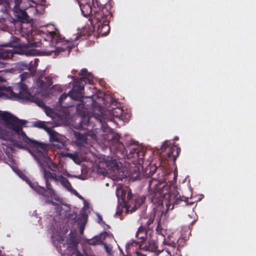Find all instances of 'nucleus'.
<instances>
[{
  "mask_svg": "<svg viewBox=\"0 0 256 256\" xmlns=\"http://www.w3.org/2000/svg\"><path fill=\"white\" fill-rule=\"evenodd\" d=\"M22 120L7 112L0 111V136L8 139L16 147L28 149L41 167L46 170L52 162L48 154V146L44 143L32 140L22 132Z\"/></svg>",
  "mask_w": 256,
  "mask_h": 256,
  "instance_id": "obj_1",
  "label": "nucleus"
},
{
  "mask_svg": "<svg viewBox=\"0 0 256 256\" xmlns=\"http://www.w3.org/2000/svg\"><path fill=\"white\" fill-rule=\"evenodd\" d=\"M16 172L22 179L26 180L32 189L37 192L39 194H42L46 198V202L54 204L52 202L53 199L56 201L60 200L59 196L52 188V186L48 182L49 180H52L56 182H60L68 190L74 194L80 199H83L82 197L72 188L68 180L62 176H58L56 174L52 173L47 171L46 170H44L42 174L46 181V188H45L44 187L38 186L36 182H32L26 175L20 170H17Z\"/></svg>",
  "mask_w": 256,
  "mask_h": 256,
  "instance_id": "obj_2",
  "label": "nucleus"
},
{
  "mask_svg": "<svg viewBox=\"0 0 256 256\" xmlns=\"http://www.w3.org/2000/svg\"><path fill=\"white\" fill-rule=\"evenodd\" d=\"M148 194L154 204L158 205L164 204L167 210H172L174 204L180 200L176 192H170V187L156 179L152 178L149 182Z\"/></svg>",
  "mask_w": 256,
  "mask_h": 256,
  "instance_id": "obj_3",
  "label": "nucleus"
},
{
  "mask_svg": "<svg viewBox=\"0 0 256 256\" xmlns=\"http://www.w3.org/2000/svg\"><path fill=\"white\" fill-rule=\"evenodd\" d=\"M35 44L33 43L22 45L18 39L14 38L8 44L0 46V58L6 60L10 58L14 54H24L28 56L36 54V51L33 48Z\"/></svg>",
  "mask_w": 256,
  "mask_h": 256,
  "instance_id": "obj_4",
  "label": "nucleus"
},
{
  "mask_svg": "<svg viewBox=\"0 0 256 256\" xmlns=\"http://www.w3.org/2000/svg\"><path fill=\"white\" fill-rule=\"evenodd\" d=\"M116 194L118 198H121L122 200L126 213H132L136 211L144 201L142 198H136L134 200L130 190L126 186L118 188Z\"/></svg>",
  "mask_w": 256,
  "mask_h": 256,
  "instance_id": "obj_5",
  "label": "nucleus"
},
{
  "mask_svg": "<svg viewBox=\"0 0 256 256\" xmlns=\"http://www.w3.org/2000/svg\"><path fill=\"white\" fill-rule=\"evenodd\" d=\"M47 39L50 40L51 44H50V48L44 52L46 55L54 56L66 50H68L69 53L72 48L68 42L62 40L58 32H49Z\"/></svg>",
  "mask_w": 256,
  "mask_h": 256,
  "instance_id": "obj_6",
  "label": "nucleus"
},
{
  "mask_svg": "<svg viewBox=\"0 0 256 256\" xmlns=\"http://www.w3.org/2000/svg\"><path fill=\"white\" fill-rule=\"evenodd\" d=\"M80 75L82 76L80 81L74 82L73 88L70 92V96L73 100H78L83 96L84 86L80 84L81 82H88L90 84L94 82V77L90 73L87 72L86 70H82Z\"/></svg>",
  "mask_w": 256,
  "mask_h": 256,
  "instance_id": "obj_7",
  "label": "nucleus"
},
{
  "mask_svg": "<svg viewBox=\"0 0 256 256\" xmlns=\"http://www.w3.org/2000/svg\"><path fill=\"white\" fill-rule=\"evenodd\" d=\"M106 114H102V116L99 118V121L102 124V130L106 133L110 134L112 132V130L106 124H105L106 120V122L112 120L111 115L114 117L120 118L122 116L123 110L121 108H116L112 110L111 112H106Z\"/></svg>",
  "mask_w": 256,
  "mask_h": 256,
  "instance_id": "obj_8",
  "label": "nucleus"
},
{
  "mask_svg": "<svg viewBox=\"0 0 256 256\" xmlns=\"http://www.w3.org/2000/svg\"><path fill=\"white\" fill-rule=\"evenodd\" d=\"M48 134L50 141L54 146L59 149L64 148L66 141V138L64 136L59 134L52 130L49 131Z\"/></svg>",
  "mask_w": 256,
  "mask_h": 256,
  "instance_id": "obj_9",
  "label": "nucleus"
},
{
  "mask_svg": "<svg viewBox=\"0 0 256 256\" xmlns=\"http://www.w3.org/2000/svg\"><path fill=\"white\" fill-rule=\"evenodd\" d=\"M52 84V82L50 78H41L37 82V86H38L37 92L44 95L47 94H48L47 91L50 92V87Z\"/></svg>",
  "mask_w": 256,
  "mask_h": 256,
  "instance_id": "obj_10",
  "label": "nucleus"
},
{
  "mask_svg": "<svg viewBox=\"0 0 256 256\" xmlns=\"http://www.w3.org/2000/svg\"><path fill=\"white\" fill-rule=\"evenodd\" d=\"M15 3L16 5L14 6V10L16 12L19 10L18 6L22 8H27L29 7H34L35 5H36L34 2H30L29 0H22V2H21L20 0H16ZM20 12L22 18L26 20L28 18V16L27 13L24 10H20Z\"/></svg>",
  "mask_w": 256,
  "mask_h": 256,
  "instance_id": "obj_11",
  "label": "nucleus"
},
{
  "mask_svg": "<svg viewBox=\"0 0 256 256\" xmlns=\"http://www.w3.org/2000/svg\"><path fill=\"white\" fill-rule=\"evenodd\" d=\"M164 243L168 246L162 250H158L159 256H174V254H178V248H176L174 246L175 244L173 242H170L166 240H164Z\"/></svg>",
  "mask_w": 256,
  "mask_h": 256,
  "instance_id": "obj_12",
  "label": "nucleus"
},
{
  "mask_svg": "<svg viewBox=\"0 0 256 256\" xmlns=\"http://www.w3.org/2000/svg\"><path fill=\"white\" fill-rule=\"evenodd\" d=\"M82 15L87 17L92 12V7L88 0H77Z\"/></svg>",
  "mask_w": 256,
  "mask_h": 256,
  "instance_id": "obj_13",
  "label": "nucleus"
},
{
  "mask_svg": "<svg viewBox=\"0 0 256 256\" xmlns=\"http://www.w3.org/2000/svg\"><path fill=\"white\" fill-rule=\"evenodd\" d=\"M38 105L42 108L46 114L54 120V122L52 124H56V121L57 118H59V115L56 113L53 110L45 106L42 102H38Z\"/></svg>",
  "mask_w": 256,
  "mask_h": 256,
  "instance_id": "obj_14",
  "label": "nucleus"
},
{
  "mask_svg": "<svg viewBox=\"0 0 256 256\" xmlns=\"http://www.w3.org/2000/svg\"><path fill=\"white\" fill-rule=\"evenodd\" d=\"M38 105L42 108L46 114L54 120V122L52 124H56V121L57 118H59V115L56 113L53 110L45 106L42 102H38Z\"/></svg>",
  "mask_w": 256,
  "mask_h": 256,
  "instance_id": "obj_15",
  "label": "nucleus"
},
{
  "mask_svg": "<svg viewBox=\"0 0 256 256\" xmlns=\"http://www.w3.org/2000/svg\"><path fill=\"white\" fill-rule=\"evenodd\" d=\"M33 126L36 128H42L48 134L49 131L51 130L50 127H54L56 126V124H52L50 122H46L44 121H36L33 122Z\"/></svg>",
  "mask_w": 256,
  "mask_h": 256,
  "instance_id": "obj_16",
  "label": "nucleus"
},
{
  "mask_svg": "<svg viewBox=\"0 0 256 256\" xmlns=\"http://www.w3.org/2000/svg\"><path fill=\"white\" fill-rule=\"evenodd\" d=\"M38 59L35 58L34 62H32L30 64L28 71L30 72V74L28 72H25L20 75L22 80H24L26 78L34 74L36 71V68L38 66Z\"/></svg>",
  "mask_w": 256,
  "mask_h": 256,
  "instance_id": "obj_17",
  "label": "nucleus"
},
{
  "mask_svg": "<svg viewBox=\"0 0 256 256\" xmlns=\"http://www.w3.org/2000/svg\"><path fill=\"white\" fill-rule=\"evenodd\" d=\"M18 98L20 99H26L28 98L30 94L26 84H20L18 86V92L17 94Z\"/></svg>",
  "mask_w": 256,
  "mask_h": 256,
  "instance_id": "obj_18",
  "label": "nucleus"
},
{
  "mask_svg": "<svg viewBox=\"0 0 256 256\" xmlns=\"http://www.w3.org/2000/svg\"><path fill=\"white\" fill-rule=\"evenodd\" d=\"M108 236L107 232L102 233L100 236H96L92 239L88 240V244L90 245H97L100 244L102 240L104 239L106 236Z\"/></svg>",
  "mask_w": 256,
  "mask_h": 256,
  "instance_id": "obj_19",
  "label": "nucleus"
},
{
  "mask_svg": "<svg viewBox=\"0 0 256 256\" xmlns=\"http://www.w3.org/2000/svg\"><path fill=\"white\" fill-rule=\"evenodd\" d=\"M74 136L76 138V142L78 144L82 145L88 143L87 138L85 135L75 132Z\"/></svg>",
  "mask_w": 256,
  "mask_h": 256,
  "instance_id": "obj_20",
  "label": "nucleus"
},
{
  "mask_svg": "<svg viewBox=\"0 0 256 256\" xmlns=\"http://www.w3.org/2000/svg\"><path fill=\"white\" fill-rule=\"evenodd\" d=\"M176 148H170V152L168 154V158H172L174 160L178 156L180 150L179 148L174 146Z\"/></svg>",
  "mask_w": 256,
  "mask_h": 256,
  "instance_id": "obj_21",
  "label": "nucleus"
},
{
  "mask_svg": "<svg viewBox=\"0 0 256 256\" xmlns=\"http://www.w3.org/2000/svg\"><path fill=\"white\" fill-rule=\"evenodd\" d=\"M106 165L108 168H112L114 171H118V166L115 160L106 162Z\"/></svg>",
  "mask_w": 256,
  "mask_h": 256,
  "instance_id": "obj_22",
  "label": "nucleus"
},
{
  "mask_svg": "<svg viewBox=\"0 0 256 256\" xmlns=\"http://www.w3.org/2000/svg\"><path fill=\"white\" fill-rule=\"evenodd\" d=\"M92 7L94 8H101L102 6V4H100L98 0H88Z\"/></svg>",
  "mask_w": 256,
  "mask_h": 256,
  "instance_id": "obj_23",
  "label": "nucleus"
},
{
  "mask_svg": "<svg viewBox=\"0 0 256 256\" xmlns=\"http://www.w3.org/2000/svg\"><path fill=\"white\" fill-rule=\"evenodd\" d=\"M90 122V118L89 116H82V122L83 124H86L88 123H89Z\"/></svg>",
  "mask_w": 256,
  "mask_h": 256,
  "instance_id": "obj_24",
  "label": "nucleus"
},
{
  "mask_svg": "<svg viewBox=\"0 0 256 256\" xmlns=\"http://www.w3.org/2000/svg\"><path fill=\"white\" fill-rule=\"evenodd\" d=\"M104 248H105L106 252L109 254H110V252H111L112 249V246L108 245L106 244H104Z\"/></svg>",
  "mask_w": 256,
  "mask_h": 256,
  "instance_id": "obj_25",
  "label": "nucleus"
},
{
  "mask_svg": "<svg viewBox=\"0 0 256 256\" xmlns=\"http://www.w3.org/2000/svg\"><path fill=\"white\" fill-rule=\"evenodd\" d=\"M156 248L155 245L154 244H150L148 247L146 248V250H148L152 251Z\"/></svg>",
  "mask_w": 256,
  "mask_h": 256,
  "instance_id": "obj_26",
  "label": "nucleus"
},
{
  "mask_svg": "<svg viewBox=\"0 0 256 256\" xmlns=\"http://www.w3.org/2000/svg\"><path fill=\"white\" fill-rule=\"evenodd\" d=\"M145 232L144 228L142 226H140L137 232L136 233V236H138V234H140V233H142Z\"/></svg>",
  "mask_w": 256,
  "mask_h": 256,
  "instance_id": "obj_27",
  "label": "nucleus"
},
{
  "mask_svg": "<svg viewBox=\"0 0 256 256\" xmlns=\"http://www.w3.org/2000/svg\"><path fill=\"white\" fill-rule=\"evenodd\" d=\"M68 97V94H62L60 97V98L59 101L60 103H62L63 100L66 99Z\"/></svg>",
  "mask_w": 256,
  "mask_h": 256,
  "instance_id": "obj_28",
  "label": "nucleus"
},
{
  "mask_svg": "<svg viewBox=\"0 0 256 256\" xmlns=\"http://www.w3.org/2000/svg\"><path fill=\"white\" fill-rule=\"evenodd\" d=\"M145 236H146V232H144L142 233H140V234H138V236H136L137 238H138L140 239H143L144 238Z\"/></svg>",
  "mask_w": 256,
  "mask_h": 256,
  "instance_id": "obj_29",
  "label": "nucleus"
},
{
  "mask_svg": "<svg viewBox=\"0 0 256 256\" xmlns=\"http://www.w3.org/2000/svg\"><path fill=\"white\" fill-rule=\"evenodd\" d=\"M168 146V144L166 142H164L161 147L162 150H164Z\"/></svg>",
  "mask_w": 256,
  "mask_h": 256,
  "instance_id": "obj_30",
  "label": "nucleus"
},
{
  "mask_svg": "<svg viewBox=\"0 0 256 256\" xmlns=\"http://www.w3.org/2000/svg\"><path fill=\"white\" fill-rule=\"evenodd\" d=\"M100 14H98L96 16V18L98 22H104V20H103L102 19H101L99 16H98Z\"/></svg>",
  "mask_w": 256,
  "mask_h": 256,
  "instance_id": "obj_31",
  "label": "nucleus"
},
{
  "mask_svg": "<svg viewBox=\"0 0 256 256\" xmlns=\"http://www.w3.org/2000/svg\"><path fill=\"white\" fill-rule=\"evenodd\" d=\"M71 256H84L82 254H81L78 252H76L72 254Z\"/></svg>",
  "mask_w": 256,
  "mask_h": 256,
  "instance_id": "obj_32",
  "label": "nucleus"
},
{
  "mask_svg": "<svg viewBox=\"0 0 256 256\" xmlns=\"http://www.w3.org/2000/svg\"><path fill=\"white\" fill-rule=\"evenodd\" d=\"M88 136H90L91 138H93L94 139L96 138V135L92 132L88 133Z\"/></svg>",
  "mask_w": 256,
  "mask_h": 256,
  "instance_id": "obj_33",
  "label": "nucleus"
},
{
  "mask_svg": "<svg viewBox=\"0 0 256 256\" xmlns=\"http://www.w3.org/2000/svg\"><path fill=\"white\" fill-rule=\"evenodd\" d=\"M79 36H77L74 38H70V40L72 42H73V41L78 40V38H79Z\"/></svg>",
  "mask_w": 256,
  "mask_h": 256,
  "instance_id": "obj_34",
  "label": "nucleus"
},
{
  "mask_svg": "<svg viewBox=\"0 0 256 256\" xmlns=\"http://www.w3.org/2000/svg\"><path fill=\"white\" fill-rule=\"evenodd\" d=\"M68 156L71 158H73L74 157V155L71 154H68Z\"/></svg>",
  "mask_w": 256,
  "mask_h": 256,
  "instance_id": "obj_35",
  "label": "nucleus"
},
{
  "mask_svg": "<svg viewBox=\"0 0 256 256\" xmlns=\"http://www.w3.org/2000/svg\"><path fill=\"white\" fill-rule=\"evenodd\" d=\"M98 222H100V221H102V218L100 215L98 216Z\"/></svg>",
  "mask_w": 256,
  "mask_h": 256,
  "instance_id": "obj_36",
  "label": "nucleus"
},
{
  "mask_svg": "<svg viewBox=\"0 0 256 256\" xmlns=\"http://www.w3.org/2000/svg\"><path fill=\"white\" fill-rule=\"evenodd\" d=\"M52 88H58V89H59L60 88V86H57V85H55Z\"/></svg>",
  "mask_w": 256,
  "mask_h": 256,
  "instance_id": "obj_37",
  "label": "nucleus"
},
{
  "mask_svg": "<svg viewBox=\"0 0 256 256\" xmlns=\"http://www.w3.org/2000/svg\"><path fill=\"white\" fill-rule=\"evenodd\" d=\"M4 80V78L0 76V82H3Z\"/></svg>",
  "mask_w": 256,
  "mask_h": 256,
  "instance_id": "obj_38",
  "label": "nucleus"
},
{
  "mask_svg": "<svg viewBox=\"0 0 256 256\" xmlns=\"http://www.w3.org/2000/svg\"><path fill=\"white\" fill-rule=\"evenodd\" d=\"M120 214H121V213H120V212H119V211H118V212H116V214H117L120 215Z\"/></svg>",
  "mask_w": 256,
  "mask_h": 256,
  "instance_id": "obj_39",
  "label": "nucleus"
},
{
  "mask_svg": "<svg viewBox=\"0 0 256 256\" xmlns=\"http://www.w3.org/2000/svg\"><path fill=\"white\" fill-rule=\"evenodd\" d=\"M80 232L82 234L83 232V228H81Z\"/></svg>",
  "mask_w": 256,
  "mask_h": 256,
  "instance_id": "obj_40",
  "label": "nucleus"
},
{
  "mask_svg": "<svg viewBox=\"0 0 256 256\" xmlns=\"http://www.w3.org/2000/svg\"><path fill=\"white\" fill-rule=\"evenodd\" d=\"M174 140H178V137H175V138H174Z\"/></svg>",
  "mask_w": 256,
  "mask_h": 256,
  "instance_id": "obj_41",
  "label": "nucleus"
},
{
  "mask_svg": "<svg viewBox=\"0 0 256 256\" xmlns=\"http://www.w3.org/2000/svg\"><path fill=\"white\" fill-rule=\"evenodd\" d=\"M68 77H70V78H74V76H68Z\"/></svg>",
  "mask_w": 256,
  "mask_h": 256,
  "instance_id": "obj_42",
  "label": "nucleus"
},
{
  "mask_svg": "<svg viewBox=\"0 0 256 256\" xmlns=\"http://www.w3.org/2000/svg\"><path fill=\"white\" fill-rule=\"evenodd\" d=\"M25 66L26 68H28V66H27V65H25V66Z\"/></svg>",
  "mask_w": 256,
  "mask_h": 256,
  "instance_id": "obj_43",
  "label": "nucleus"
},
{
  "mask_svg": "<svg viewBox=\"0 0 256 256\" xmlns=\"http://www.w3.org/2000/svg\"><path fill=\"white\" fill-rule=\"evenodd\" d=\"M94 10V12H97V10Z\"/></svg>",
  "mask_w": 256,
  "mask_h": 256,
  "instance_id": "obj_44",
  "label": "nucleus"
}]
</instances>
